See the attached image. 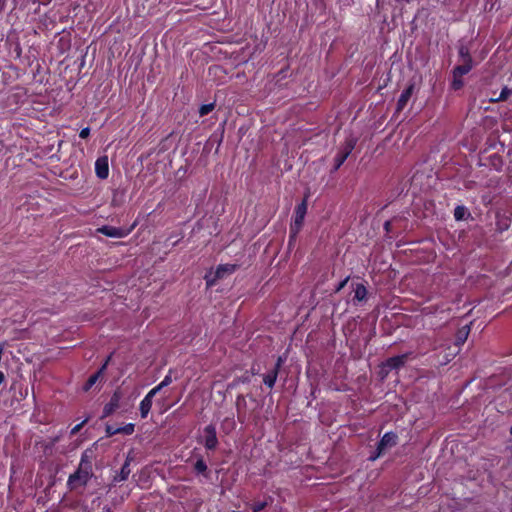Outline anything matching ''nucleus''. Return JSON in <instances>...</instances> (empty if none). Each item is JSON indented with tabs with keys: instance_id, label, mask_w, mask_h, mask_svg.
I'll return each instance as SVG.
<instances>
[{
	"instance_id": "412c9836",
	"label": "nucleus",
	"mask_w": 512,
	"mask_h": 512,
	"mask_svg": "<svg viewBox=\"0 0 512 512\" xmlns=\"http://www.w3.org/2000/svg\"><path fill=\"white\" fill-rule=\"evenodd\" d=\"M471 217V213L464 205H458L454 209V218L456 221L466 220Z\"/></svg>"
},
{
	"instance_id": "0eeeda50",
	"label": "nucleus",
	"mask_w": 512,
	"mask_h": 512,
	"mask_svg": "<svg viewBox=\"0 0 512 512\" xmlns=\"http://www.w3.org/2000/svg\"><path fill=\"white\" fill-rule=\"evenodd\" d=\"M470 43L464 44L460 43L458 46V55L460 60L462 61V64L457 65L458 67H466L469 71L473 68V59L470 54Z\"/></svg>"
},
{
	"instance_id": "20e7f679",
	"label": "nucleus",
	"mask_w": 512,
	"mask_h": 512,
	"mask_svg": "<svg viewBox=\"0 0 512 512\" xmlns=\"http://www.w3.org/2000/svg\"><path fill=\"white\" fill-rule=\"evenodd\" d=\"M307 213V200L303 199L301 203H299L295 209H294V216L293 221L290 224L292 226L293 233L300 232L303 224L304 219Z\"/></svg>"
},
{
	"instance_id": "f8f14e48",
	"label": "nucleus",
	"mask_w": 512,
	"mask_h": 512,
	"mask_svg": "<svg viewBox=\"0 0 512 512\" xmlns=\"http://www.w3.org/2000/svg\"><path fill=\"white\" fill-rule=\"evenodd\" d=\"M414 88H415L414 84H409L401 92V94H400V96H399V98L397 100V107H396V109H397L398 112L402 111L406 107L408 101L410 100V98H411V96H412V94L414 92Z\"/></svg>"
},
{
	"instance_id": "a18cd8bd",
	"label": "nucleus",
	"mask_w": 512,
	"mask_h": 512,
	"mask_svg": "<svg viewBox=\"0 0 512 512\" xmlns=\"http://www.w3.org/2000/svg\"><path fill=\"white\" fill-rule=\"evenodd\" d=\"M238 420H239V422H241V423L243 422V419L240 417V415H239V414H238Z\"/></svg>"
},
{
	"instance_id": "39448f33",
	"label": "nucleus",
	"mask_w": 512,
	"mask_h": 512,
	"mask_svg": "<svg viewBox=\"0 0 512 512\" xmlns=\"http://www.w3.org/2000/svg\"><path fill=\"white\" fill-rule=\"evenodd\" d=\"M122 397L123 394L120 388H117L111 395L109 402L104 405L101 418L111 416L120 407Z\"/></svg>"
},
{
	"instance_id": "9b49d317",
	"label": "nucleus",
	"mask_w": 512,
	"mask_h": 512,
	"mask_svg": "<svg viewBox=\"0 0 512 512\" xmlns=\"http://www.w3.org/2000/svg\"><path fill=\"white\" fill-rule=\"evenodd\" d=\"M410 355H411V353L409 352V353H404L401 355L390 357L385 361L384 366L388 367L390 370H398L405 365V363L409 359Z\"/></svg>"
},
{
	"instance_id": "c9c22d12",
	"label": "nucleus",
	"mask_w": 512,
	"mask_h": 512,
	"mask_svg": "<svg viewBox=\"0 0 512 512\" xmlns=\"http://www.w3.org/2000/svg\"><path fill=\"white\" fill-rule=\"evenodd\" d=\"M105 432H106V435L109 437L117 434L116 428L111 425H106Z\"/></svg>"
},
{
	"instance_id": "58836bf2",
	"label": "nucleus",
	"mask_w": 512,
	"mask_h": 512,
	"mask_svg": "<svg viewBox=\"0 0 512 512\" xmlns=\"http://www.w3.org/2000/svg\"><path fill=\"white\" fill-rule=\"evenodd\" d=\"M241 402L243 403V405L245 406V399L243 397V395H238L237 396V400H236V406H237V410L238 412L240 411V405H241Z\"/></svg>"
},
{
	"instance_id": "72a5a7b5",
	"label": "nucleus",
	"mask_w": 512,
	"mask_h": 512,
	"mask_svg": "<svg viewBox=\"0 0 512 512\" xmlns=\"http://www.w3.org/2000/svg\"><path fill=\"white\" fill-rule=\"evenodd\" d=\"M285 361H286V357L285 356H283V355L278 356V358L276 360V363H275L273 368H275L276 370L280 371V369L283 366V364L285 363Z\"/></svg>"
},
{
	"instance_id": "4c0bfd02",
	"label": "nucleus",
	"mask_w": 512,
	"mask_h": 512,
	"mask_svg": "<svg viewBox=\"0 0 512 512\" xmlns=\"http://www.w3.org/2000/svg\"><path fill=\"white\" fill-rule=\"evenodd\" d=\"M89 135H90V128L89 127H85L83 129H81V131L79 133V137L82 138V139L88 138Z\"/></svg>"
},
{
	"instance_id": "f03ea898",
	"label": "nucleus",
	"mask_w": 512,
	"mask_h": 512,
	"mask_svg": "<svg viewBox=\"0 0 512 512\" xmlns=\"http://www.w3.org/2000/svg\"><path fill=\"white\" fill-rule=\"evenodd\" d=\"M239 268L238 264H220L217 266L214 274L206 275L205 280L208 287L214 286L218 280L223 279L227 275L233 274Z\"/></svg>"
},
{
	"instance_id": "f704fd0d",
	"label": "nucleus",
	"mask_w": 512,
	"mask_h": 512,
	"mask_svg": "<svg viewBox=\"0 0 512 512\" xmlns=\"http://www.w3.org/2000/svg\"><path fill=\"white\" fill-rule=\"evenodd\" d=\"M383 454H384V452H383V451H380V449L377 447V448H376V451H375L373 454H371V455L369 456V460H370V461H375V460H377L379 457H381Z\"/></svg>"
},
{
	"instance_id": "ddd939ff",
	"label": "nucleus",
	"mask_w": 512,
	"mask_h": 512,
	"mask_svg": "<svg viewBox=\"0 0 512 512\" xmlns=\"http://www.w3.org/2000/svg\"><path fill=\"white\" fill-rule=\"evenodd\" d=\"M95 173L98 178L106 179L109 175L107 157L98 158L95 162Z\"/></svg>"
},
{
	"instance_id": "a211bd4d",
	"label": "nucleus",
	"mask_w": 512,
	"mask_h": 512,
	"mask_svg": "<svg viewBox=\"0 0 512 512\" xmlns=\"http://www.w3.org/2000/svg\"><path fill=\"white\" fill-rule=\"evenodd\" d=\"M279 371L275 368L271 369L267 373L263 374V383L268 388L272 389L277 381Z\"/></svg>"
},
{
	"instance_id": "c03bdc74",
	"label": "nucleus",
	"mask_w": 512,
	"mask_h": 512,
	"mask_svg": "<svg viewBox=\"0 0 512 512\" xmlns=\"http://www.w3.org/2000/svg\"><path fill=\"white\" fill-rule=\"evenodd\" d=\"M251 373H252L253 375L257 374V372L255 371V369H254V368H252V369H251Z\"/></svg>"
},
{
	"instance_id": "5701e85b",
	"label": "nucleus",
	"mask_w": 512,
	"mask_h": 512,
	"mask_svg": "<svg viewBox=\"0 0 512 512\" xmlns=\"http://www.w3.org/2000/svg\"><path fill=\"white\" fill-rule=\"evenodd\" d=\"M92 452L90 450H85L82 454H81V458H80V462H79V465L80 467H83V468H88V469H92Z\"/></svg>"
},
{
	"instance_id": "473e14b6",
	"label": "nucleus",
	"mask_w": 512,
	"mask_h": 512,
	"mask_svg": "<svg viewBox=\"0 0 512 512\" xmlns=\"http://www.w3.org/2000/svg\"><path fill=\"white\" fill-rule=\"evenodd\" d=\"M349 279H350V277H349V276H347L345 279H343L342 281H340V282L337 284V286L335 287L334 292H335V293L340 292V291H341V290L346 286V284L348 283Z\"/></svg>"
},
{
	"instance_id": "49530a36",
	"label": "nucleus",
	"mask_w": 512,
	"mask_h": 512,
	"mask_svg": "<svg viewBox=\"0 0 512 512\" xmlns=\"http://www.w3.org/2000/svg\"><path fill=\"white\" fill-rule=\"evenodd\" d=\"M178 244V241H175L172 243L173 246H176Z\"/></svg>"
},
{
	"instance_id": "79ce46f5",
	"label": "nucleus",
	"mask_w": 512,
	"mask_h": 512,
	"mask_svg": "<svg viewBox=\"0 0 512 512\" xmlns=\"http://www.w3.org/2000/svg\"><path fill=\"white\" fill-rule=\"evenodd\" d=\"M5 381V375L2 371H0V385Z\"/></svg>"
},
{
	"instance_id": "37998d69",
	"label": "nucleus",
	"mask_w": 512,
	"mask_h": 512,
	"mask_svg": "<svg viewBox=\"0 0 512 512\" xmlns=\"http://www.w3.org/2000/svg\"><path fill=\"white\" fill-rule=\"evenodd\" d=\"M240 381H241L242 383H246V382H249V378H248V377L243 376V377H241Z\"/></svg>"
},
{
	"instance_id": "c85d7f7f",
	"label": "nucleus",
	"mask_w": 512,
	"mask_h": 512,
	"mask_svg": "<svg viewBox=\"0 0 512 512\" xmlns=\"http://www.w3.org/2000/svg\"><path fill=\"white\" fill-rule=\"evenodd\" d=\"M215 108V103L203 104L199 108V115L201 117L208 115Z\"/></svg>"
},
{
	"instance_id": "2eb2a0df",
	"label": "nucleus",
	"mask_w": 512,
	"mask_h": 512,
	"mask_svg": "<svg viewBox=\"0 0 512 512\" xmlns=\"http://www.w3.org/2000/svg\"><path fill=\"white\" fill-rule=\"evenodd\" d=\"M357 143V139L353 137L347 138L344 143L340 146L338 152H340L342 155H344L346 158L349 157V155L354 150Z\"/></svg>"
},
{
	"instance_id": "9d476101",
	"label": "nucleus",
	"mask_w": 512,
	"mask_h": 512,
	"mask_svg": "<svg viewBox=\"0 0 512 512\" xmlns=\"http://www.w3.org/2000/svg\"><path fill=\"white\" fill-rule=\"evenodd\" d=\"M98 232L107 237L124 238L130 233V230H125L123 228L104 225V226L98 228Z\"/></svg>"
},
{
	"instance_id": "e433bc0d",
	"label": "nucleus",
	"mask_w": 512,
	"mask_h": 512,
	"mask_svg": "<svg viewBox=\"0 0 512 512\" xmlns=\"http://www.w3.org/2000/svg\"><path fill=\"white\" fill-rule=\"evenodd\" d=\"M299 232L293 233L292 226L289 228V245L296 241Z\"/></svg>"
},
{
	"instance_id": "aec40b11",
	"label": "nucleus",
	"mask_w": 512,
	"mask_h": 512,
	"mask_svg": "<svg viewBox=\"0 0 512 512\" xmlns=\"http://www.w3.org/2000/svg\"><path fill=\"white\" fill-rule=\"evenodd\" d=\"M153 399L149 398L147 395L141 400L139 405L141 418L145 419L152 407Z\"/></svg>"
},
{
	"instance_id": "4be33fe9",
	"label": "nucleus",
	"mask_w": 512,
	"mask_h": 512,
	"mask_svg": "<svg viewBox=\"0 0 512 512\" xmlns=\"http://www.w3.org/2000/svg\"><path fill=\"white\" fill-rule=\"evenodd\" d=\"M489 165L493 167L496 171H501L503 168V158L497 153H494L489 156Z\"/></svg>"
},
{
	"instance_id": "7ed1b4c3",
	"label": "nucleus",
	"mask_w": 512,
	"mask_h": 512,
	"mask_svg": "<svg viewBox=\"0 0 512 512\" xmlns=\"http://www.w3.org/2000/svg\"><path fill=\"white\" fill-rule=\"evenodd\" d=\"M198 442L203 444L208 451L216 450L219 444L216 427L213 424L205 426L203 435L198 439Z\"/></svg>"
},
{
	"instance_id": "b1692460",
	"label": "nucleus",
	"mask_w": 512,
	"mask_h": 512,
	"mask_svg": "<svg viewBox=\"0 0 512 512\" xmlns=\"http://www.w3.org/2000/svg\"><path fill=\"white\" fill-rule=\"evenodd\" d=\"M130 464L129 461H125V463L122 465L120 472L114 477L115 482H122L125 481L129 474H130Z\"/></svg>"
},
{
	"instance_id": "393cba45",
	"label": "nucleus",
	"mask_w": 512,
	"mask_h": 512,
	"mask_svg": "<svg viewBox=\"0 0 512 512\" xmlns=\"http://www.w3.org/2000/svg\"><path fill=\"white\" fill-rule=\"evenodd\" d=\"M511 94H512V89L505 86V87H503V89L501 90V92L497 96V98H490V102L496 103V102L506 101Z\"/></svg>"
},
{
	"instance_id": "a19ab883",
	"label": "nucleus",
	"mask_w": 512,
	"mask_h": 512,
	"mask_svg": "<svg viewBox=\"0 0 512 512\" xmlns=\"http://www.w3.org/2000/svg\"><path fill=\"white\" fill-rule=\"evenodd\" d=\"M390 227H391V222L390 221H386L384 223V229L389 232L390 231Z\"/></svg>"
},
{
	"instance_id": "c756f323",
	"label": "nucleus",
	"mask_w": 512,
	"mask_h": 512,
	"mask_svg": "<svg viewBox=\"0 0 512 512\" xmlns=\"http://www.w3.org/2000/svg\"><path fill=\"white\" fill-rule=\"evenodd\" d=\"M173 382L172 378V369L168 371V373L165 375L164 379L160 382L161 386L163 388L169 386Z\"/></svg>"
},
{
	"instance_id": "2f4dec72",
	"label": "nucleus",
	"mask_w": 512,
	"mask_h": 512,
	"mask_svg": "<svg viewBox=\"0 0 512 512\" xmlns=\"http://www.w3.org/2000/svg\"><path fill=\"white\" fill-rule=\"evenodd\" d=\"M163 389V387L161 386V384L159 383L158 385H156L154 388H152L146 395L149 397V398H154V396L159 393L161 390Z\"/></svg>"
},
{
	"instance_id": "1a4fd4ad",
	"label": "nucleus",
	"mask_w": 512,
	"mask_h": 512,
	"mask_svg": "<svg viewBox=\"0 0 512 512\" xmlns=\"http://www.w3.org/2000/svg\"><path fill=\"white\" fill-rule=\"evenodd\" d=\"M398 444V435L395 432H386L377 444L380 451H385Z\"/></svg>"
},
{
	"instance_id": "cd10ccee",
	"label": "nucleus",
	"mask_w": 512,
	"mask_h": 512,
	"mask_svg": "<svg viewBox=\"0 0 512 512\" xmlns=\"http://www.w3.org/2000/svg\"><path fill=\"white\" fill-rule=\"evenodd\" d=\"M268 504L269 503L267 501H254L250 505V509L252 510V512H261L268 506Z\"/></svg>"
},
{
	"instance_id": "f3484780",
	"label": "nucleus",
	"mask_w": 512,
	"mask_h": 512,
	"mask_svg": "<svg viewBox=\"0 0 512 512\" xmlns=\"http://www.w3.org/2000/svg\"><path fill=\"white\" fill-rule=\"evenodd\" d=\"M193 470L197 475H202L205 478L209 477L208 466L202 456H200L194 463Z\"/></svg>"
},
{
	"instance_id": "ea45409f",
	"label": "nucleus",
	"mask_w": 512,
	"mask_h": 512,
	"mask_svg": "<svg viewBox=\"0 0 512 512\" xmlns=\"http://www.w3.org/2000/svg\"><path fill=\"white\" fill-rule=\"evenodd\" d=\"M224 422L225 423H229L232 429L235 427V421H234L233 417L232 418H226L224 420Z\"/></svg>"
},
{
	"instance_id": "de8ad7c7",
	"label": "nucleus",
	"mask_w": 512,
	"mask_h": 512,
	"mask_svg": "<svg viewBox=\"0 0 512 512\" xmlns=\"http://www.w3.org/2000/svg\"><path fill=\"white\" fill-rule=\"evenodd\" d=\"M510 434L512 435V426L510 427Z\"/></svg>"
},
{
	"instance_id": "4468645a",
	"label": "nucleus",
	"mask_w": 512,
	"mask_h": 512,
	"mask_svg": "<svg viewBox=\"0 0 512 512\" xmlns=\"http://www.w3.org/2000/svg\"><path fill=\"white\" fill-rule=\"evenodd\" d=\"M511 218L505 214H496L495 230L498 233H503L511 226Z\"/></svg>"
},
{
	"instance_id": "6ab92c4d",
	"label": "nucleus",
	"mask_w": 512,
	"mask_h": 512,
	"mask_svg": "<svg viewBox=\"0 0 512 512\" xmlns=\"http://www.w3.org/2000/svg\"><path fill=\"white\" fill-rule=\"evenodd\" d=\"M368 291L364 284L358 283L354 289L353 302L358 303L366 300Z\"/></svg>"
},
{
	"instance_id": "423d86ee",
	"label": "nucleus",
	"mask_w": 512,
	"mask_h": 512,
	"mask_svg": "<svg viewBox=\"0 0 512 512\" xmlns=\"http://www.w3.org/2000/svg\"><path fill=\"white\" fill-rule=\"evenodd\" d=\"M112 354H110L104 363L100 366V368L92 375L89 376L87 381L84 383L82 389L84 392H88L96 383L97 381L103 377L104 373L107 370V367L109 365V362L111 361Z\"/></svg>"
},
{
	"instance_id": "bb28decb",
	"label": "nucleus",
	"mask_w": 512,
	"mask_h": 512,
	"mask_svg": "<svg viewBox=\"0 0 512 512\" xmlns=\"http://www.w3.org/2000/svg\"><path fill=\"white\" fill-rule=\"evenodd\" d=\"M117 434L123 435H132L135 431V425L133 423H128L122 427L116 428Z\"/></svg>"
},
{
	"instance_id": "6e6552de",
	"label": "nucleus",
	"mask_w": 512,
	"mask_h": 512,
	"mask_svg": "<svg viewBox=\"0 0 512 512\" xmlns=\"http://www.w3.org/2000/svg\"><path fill=\"white\" fill-rule=\"evenodd\" d=\"M469 72L466 67L455 66L452 70L451 89L454 91L460 90L464 86L463 76Z\"/></svg>"
},
{
	"instance_id": "a878e982",
	"label": "nucleus",
	"mask_w": 512,
	"mask_h": 512,
	"mask_svg": "<svg viewBox=\"0 0 512 512\" xmlns=\"http://www.w3.org/2000/svg\"><path fill=\"white\" fill-rule=\"evenodd\" d=\"M346 160L347 158L344 155H342L340 152H337V154L334 157V165L331 170V173L338 171Z\"/></svg>"
},
{
	"instance_id": "7c9ffc66",
	"label": "nucleus",
	"mask_w": 512,
	"mask_h": 512,
	"mask_svg": "<svg viewBox=\"0 0 512 512\" xmlns=\"http://www.w3.org/2000/svg\"><path fill=\"white\" fill-rule=\"evenodd\" d=\"M88 421V418L84 419L81 423L75 425L71 431H70V435L71 436H74L76 435L81 429L82 427L86 424V422Z\"/></svg>"
},
{
	"instance_id": "f257e3e1",
	"label": "nucleus",
	"mask_w": 512,
	"mask_h": 512,
	"mask_svg": "<svg viewBox=\"0 0 512 512\" xmlns=\"http://www.w3.org/2000/svg\"><path fill=\"white\" fill-rule=\"evenodd\" d=\"M93 476V470L78 466L76 471L69 475L67 487L70 491H75L85 487Z\"/></svg>"
},
{
	"instance_id": "dca6fc26",
	"label": "nucleus",
	"mask_w": 512,
	"mask_h": 512,
	"mask_svg": "<svg viewBox=\"0 0 512 512\" xmlns=\"http://www.w3.org/2000/svg\"><path fill=\"white\" fill-rule=\"evenodd\" d=\"M470 333V327L465 325L458 329L455 335V345L460 348L467 340Z\"/></svg>"
}]
</instances>
